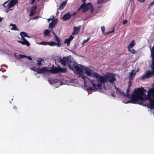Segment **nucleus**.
I'll return each instance as SVG.
<instances>
[{"label": "nucleus", "instance_id": "f257e3e1", "mask_svg": "<svg viewBox=\"0 0 154 154\" xmlns=\"http://www.w3.org/2000/svg\"><path fill=\"white\" fill-rule=\"evenodd\" d=\"M79 77L83 79L84 85L87 90L96 91V73L88 67L83 66L82 69L76 65L73 67Z\"/></svg>", "mask_w": 154, "mask_h": 154}, {"label": "nucleus", "instance_id": "f03ea898", "mask_svg": "<svg viewBox=\"0 0 154 154\" xmlns=\"http://www.w3.org/2000/svg\"><path fill=\"white\" fill-rule=\"evenodd\" d=\"M146 91L142 87L135 89L131 96V99L126 103H137L143 106H147L144 104L145 100H148L151 105L154 106V88L149 90L147 95L145 93Z\"/></svg>", "mask_w": 154, "mask_h": 154}, {"label": "nucleus", "instance_id": "7ed1b4c3", "mask_svg": "<svg viewBox=\"0 0 154 154\" xmlns=\"http://www.w3.org/2000/svg\"><path fill=\"white\" fill-rule=\"evenodd\" d=\"M116 80V75L113 73H106L105 77H103L97 74V89H106L104 83L109 82L110 83H114Z\"/></svg>", "mask_w": 154, "mask_h": 154}, {"label": "nucleus", "instance_id": "20e7f679", "mask_svg": "<svg viewBox=\"0 0 154 154\" xmlns=\"http://www.w3.org/2000/svg\"><path fill=\"white\" fill-rule=\"evenodd\" d=\"M151 56L152 57V64L151 66V67L152 71H151L149 70L146 73V74L142 77V79H143L145 78H148L152 77L154 75V45L151 49Z\"/></svg>", "mask_w": 154, "mask_h": 154}, {"label": "nucleus", "instance_id": "39448f33", "mask_svg": "<svg viewBox=\"0 0 154 154\" xmlns=\"http://www.w3.org/2000/svg\"><path fill=\"white\" fill-rule=\"evenodd\" d=\"M67 71L66 68H62L61 67H54L50 70H48V72L53 74H57L59 72L65 73Z\"/></svg>", "mask_w": 154, "mask_h": 154}, {"label": "nucleus", "instance_id": "423d86ee", "mask_svg": "<svg viewBox=\"0 0 154 154\" xmlns=\"http://www.w3.org/2000/svg\"><path fill=\"white\" fill-rule=\"evenodd\" d=\"M70 58L69 57H63L62 59H60V62L63 66H66V63H68Z\"/></svg>", "mask_w": 154, "mask_h": 154}, {"label": "nucleus", "instance_id": "0eeeda50", "mask_svg": "<svg viewBox=\"0 0 154 154\" xmlns=\"http://www.w3.org/2000/svg\"><path fill=\"white\" fill-rule=\"evenodd\" d=\"M18 0H11L7 5L8 9H10L18 3Z\"/></svg>", "mask_w": 154, "mask_h": 154}, {"label": "nucleus", "instance_id": "6e6552de", "mask_svg": "<svg viewBox=\"0 0 154 154\" xmlns=\"http://www.w3.org/2000/svg\"><path fill=\"white\" fill-rule=\"evenodd\" d=\"M36 72L38 74H41L44 73H47L48 72V70L45 67H42V68H37Z\"/></svg>", "mask_w": 154, "mask_h": 154}, {"label": "nucleus", "instance_id": "1a4fd4ad", "mask_svg": "<svg viewBox=\"0 0 154 154\" xmlns=\"http://www.w3.org/2000/svg\"><path fill=\"white\" fill-rule=\"evenodd\" d=\"M85 5V3H83L80 6L79 8L78 9V11H79L82 8V12L83 13L85 12L86 11L88 10V9L87 8L86 6H84Z\"/></svg>", "mask_w": 154, "mask_h": 154}, {"label": "nucleus", "instance_id": "9d476101", "mask_svg": "<svg viewBox=\"0 0 154 154\" xmlns=\"http://www.w3.org/2000/svg\"><path fill=\"white\" fill-rule=\"evenodd\" d=\"M69 68L71 70H73V67L75 65V63L72 61L70 59L67 63Z\"/></svg>", "mask_w": 154, "mask_h": 154}, {"label": "nucleus", "instance_id": "9b49d317", "mask_svg": "<svg viewBox=\"0 0 154 154\" xmlns=\"http://www.w3.org/2000/svg\"><path fill=\"white\" fill-rule=\"evenodd\" d=\"M58 20L57 19H55L52 22L49 23V28H52L54 27L55 25L57 23Z\"/></svg>", "mask_w": 154, "mask_h": 154}, {"label": "nucleus", "instance_id": "f8f14e48", "mask_svg": "<svg viewBox=\"0 0 154 154\" xmlns=\"http://www.w3.org/2000/svg\"><path fill=\"white\" fill-rule=\"evenodd\" d=\"M136 72L135 70H134L130 73V76L129 77V80H131L133 79L136 74Z\"/></svg>", "mask_w": 154, "mask_h": 154}, {"label": "nucleus", "instance_id": "ddd939ff", "mask_svg": "<svg viewBox=\"0 0 154 154\" xmlns=\"http://www.w3.org/2000/svg\"><path fill=\"white\" fill-rule=\"evenodd\" d=\"M71 16V15L68 13L65 14L62 17V19L63 20H66L69 19Z\"/></svg>", "mask_w": 154, "mask_h": 154}, {"label": "nucleus", "instance_id": "4468645a", "mask_svg": "<svg viewBox=\"0 0 154 154\" xmlns=\"http://www.w3.org/2000/svg\"><path fill=\"white\" fill-rule=\"evenodd\" d=\"M130 86H129L127 90L126 91V94L124 92H121V95H123L124 97H129V92L130 90Z\"/></svg>", "mask_w": 154, "mask_h": 154}, {"label": "nucleus", "instance_id": "2eb2a0df", "mask_svg": "<svg viewBox=\"0 0 154 154\" xmlns=\"http://www.w3.org/2000/svg\"><path fill=\"white\" fill-rule=\"evenodd\" d=\"M17 41L19 43H21L22 45H26L27 46H29L30 45V44L29 42L27 40H26L25 41H20L18 40Z\"/></svg>", "mask_w": 154, "mask_h": 154}, {"label": "nucleus", "instance_id": "dca6fc26", "mask_svg": "<svg viewBox=\"0 0 154 154\" xmlns=\"http://www.w3.org/2000/svg\"><path fill=\"white\" fill-rule=\"evenodd\" d=\"M55 38L57 42L56 43V45L57 47H59L61 46V44L60 42V39L57 36V35H55Z\"/></svg>", "mask_w": 154, "mask_h": 154}, {"label": "nucleus", "instance_id": "f3484780", "mask_svg": "<svg viewBox=\"0 0 154 154\" xmlns=\"http://www.w3.org/2000/svg\"><path fill=\"white\" fill-rule=\"evenodd\" d=\"M67 3V1L66 0L65 1L63 2L60 5V7L58 9H63L65 7V6L66 4Z\"/></svg>", "mask_w": 154, "mask_h": 154}, {"label": "nucleus", "instance_id": "a211bd4d", "mask_svg": "<svg viewBox=\"0 0 154 154\" xmlns=\"http://www.w3.org/2000/svg\"><path fill=\"white\" fill-rule=\"evenodd\" d=\"M36 62H37V64L38 66H40L42 65V62H44V60L43 59L41 58H38V59H37L36 60Z\"/></svg>", "mask_w": 154, "mask_h": 154}, {"label": "nucleus", "instance_id": "6ab92c4d", "mask_svg": "<svg viewBox=\"0 0 154 154\" xmlns=\"http://www.w3.org/2000/svg\"><path fill=\"white\" fill-rule=\"evenodd\" d=\"M79 29L77 27H75L74 28L73 31L72 32V34L73 35H77L78 34L79 31Z\"/></svg>", "mask_w": 154, "mask_h": 154}, {"label": "nucleus", "instance_id": "aec40b11", "mask_svg": "<svg viewBox=\"0 0 154 154\" xmlns=\"http://www.w3.org/2000/svg\"><path fill=\"white\" fill-rule=\"evenodd\" d=\"M84 6H86L87 8L88 9V10L91 8H92V6L91 5V3H88L87 4V5L85 4Z\"/></svg>", "mask_w": 154, "mask_h": 154}, {"label": "nucleus", "instance_id": "412c9836", "mask_svg": "<svg viewBox=\"0 0 154 154\" xmlns=\"http://www.w3.org/2000/svg\"><path fill=\"white\" fill-rule=\"evenodd\" d=\"M135 45V42L134 41H132V42L128 46V48H131Z\"/></svg>", "mask_w": 154, "mask_h": 154}, {"label": "nucleus", "instance_id": "4be33fe9", "mask_svg": "<svg viewBox=\"0 0 154 154\" xmlns=\"http://www.w3.org/2000/svg\"><path fill=\"white\" fill-rule=\"evenodd\" d=\"M20 35L21 36L23 37H30V36H28L27 33L24 32H20Z\"/></svg>", "mask_w": 154, "mask_h": 154}, {"label": "nucleus", "instance_id": "5701e85b", "mask_svg": "<svg viewBox=\"0 0 154 154\" xmlns=\"http://www.w3.org/2000/svg\"><path fill=\"white\" fill-rule=\"evenodd\" d=\"M71 41L68 38H67L65 39L64 41L65 44H66L67 46H69L70 44V42Z\"/></svg>", "mask_w": 154, "mask_h": 154}, {"label": "nucleus", "instance_id": "b1692460", "mask_svg": "<svg viewBox=\"0 0 154 154\" xmlns=\"http://www.w3.org/2000/svg\"><path fill=\"white\" fill-rule=\"evenodd\" d=\"M50 33V31L48 29H46L44 32V34L45 36H48L49 35Z\"/></svg>", "mask_w": 154, "mask_h": 154}, {"label": "nucleus", "instance_id": "393cba45", "mask_svg": "<svg viewBox=\"0 0 154 154\" xmlns=\"http://www.w3.org/2000/svg\"><path fill=\"white\" fill-rule=\"evenodd\" d=\"M109 0H97V3L98 4H102L103 3H104Z\"/></svg>", "mask_w": 154, "mask_h": 154}, {"label": "nucleus", "instance_id": "a878e982", "mask_svg": "<svg viewBox=\"0 0 154 154\" xmlns=\"http://www.w3.org/2000/svg\"><path fill=\"white\" fill-rule=\"evenodd\" d=\"M37 9V6L36 5L32 7L30 11L32 12H35V11Z\"/></svg>", "mask_w": 154, "mask_h": 154}, {"label": "nucleus", "instance_id": "bb28decb", "mask_svg": "<svg viewBox=\"0 0 154 154\" xmlns=\"http://www.w3.org/2000/svg\"><path fill=\"white\" fill-rule=\"evenodd\" d=\"M38 44L42 45H48V42H42L40 43H38Z\"/></svg>", "mask_w": 154, "mask_h": 154}, {"label": "nucleus", "instance_id": "cd10ccee", "mask_svg": "<svg viewBox=\"0 0 154 154\" xmlns=\"http://www.w3.org/2000/svg\"><path fill=\"white\" fill-rule=\"evenodd\" d=\"M48 45L51 46H54L56 45V43L52 41L51 42H48Z\"/></svg>", "mask_w": 154, "mask_h": 154}, {"label": "nucleus", "instance_id": "c85d7f7f", "mask_svg": "<svg viewBox=\"0 0 154 154\" xmlns=\"http://www.w3.org/2000/svg\"><path fill=\"white\" fill-rule=\"evenodd\" d=\"M11 29L14 30H18V29L16 25L15 24H14V25L13 26V27Z\"/></svg>", "mask_w": 154, "mask_h": 154}, {"label": "nucleus", "instance_id": "c756f323", "mask_svg": "<svg viewBox=\"0 0 154 154\" xmlns=\"http://www.w3.org/2000/svg\"><path fill=\"white\" fill-rule=\"evenodd\" d=\"M37 68H36L34 66H33L31 68V69L32 70L34 71H35L36 72V71H37Z\"/></svg>", "mask_w": 154, "mask_h": 154}, {"label": "nucleus", "instance_id": "7c9ffc66", "mask_svg": "<svg viewBox=\"0 0 154 154\" xmlns=\"http://www.w3.org/2000/svg\"><path fill=\"white\" fill-rule=\"evenodd\" d=\"M26 57V56L25 55L20 54L19 55V58L20 59H22L24 57Z\"/></svg>", "mask_w": 154, "mask_h": 154}, {"label": "nucleus", "instance_id": "2f4dec72", "mask_svg": "<svg viewBox=\"0 0 154 154\" xmlns=\"http://www.w3.org/2000/svg\"><path fill=\"white\" fill-rule=\"evenodd\" d=\"M154 4V1L151 2L149 4V6L148 7V8L149 9L150 7Z\"/></svg>", "mask_w": 154, "mask_h": 154}, {"label": "nucleus", "instance_id": "473e14b6", "mask_svg": "<svg viewBox=\"0 0 154 154\" xmlns=\"http://www.w3.org/2000/svg\"><path fill=\"white\" fill-rule=\"evenodd\" d=\"M90 39V38H88L87 39L85 40L83 42V44H84L87 42Z\"/></svg>", "mask_w": 154, "mask_h": 154}, {"label": "nucleus", "instance_id": "72a5a7b5", "mask_svg": "<svg viewBox=\"0 0 154 154\" xmlns=\"http://www.w3.org/2000/svg\"><path fill=\"white\" fill-rule=\"evenodd\" d=\"M35 14V12H32L30 11V13L29 15L30 17L32 16L34 14Z\"/></svg>", "mask_w": 154, "mask_h": 154}, {"label": "nucleus", "instance_id": "f704fd0d", "mask_svg": "<svg viewBox=\"0 0 154 154\" xmlns=\"http://www.w3.org/2000/svg\"><path fill=\"white\" fill-rule=\"evenodd\" d=\"M51 18H49L48 19V22H49L50 21L52 20L54 18V16L52 17L51 16Z\"/></svg>", "mask_w": 154, "mask_h": 154}, {"label": "nucleus", "instance_id": "c9c22d12", "mask_svg": "<svg viewBox=\"0 0 154 154\" xmlns=\"http://www.w3.org/2000/svg\"><path fill=\"white\" fill-rule=\"evenodd\" d=\"M10 0H8L7 1L5 2L4 3L2 4V5L5 8L6 6H5V5Z\"/></svg>", "mask_w": 154, "mask_h": 154}, {"label": "nucleus", "instance_id": "e433bc0d", "mask_svg": "<svg viewBox=\"0 0 154 154\" xmlns=\"http://www.w3.org/2000/svg\"><path fill=\"white\" fill-rule=\"evenodd\" d=\"M74 37L72 35H71L68 38L71 41L73 39Z\"/></svg>", "mask_w": 154, "mask_h": 154}, {"label": "nucleus", "instance_id": "4c0bfd02", "mask_svg": "<svg viewBox=\"0 0 154 154\" xmlns=\"http://www.w3.org/2000/svg\"><path fill=\"white\" fill-rule=\"evenodd\" d=\"M101 30H102V31L103 32V33L104 32V31H105V27L104 26H103L102 27H101Z\"/></svg>", "mask_w": 154, "mask_h": 154}, {"label": "nucleus", "instance_id": "58836bf2", "mask_svg": "<svg viewBox=\"0 0 154 154\" xmlns=\"http://www.w3.org/2000/svg\"><path fill=\"white\" fill-rule=\"evenodd\" d=\"M128 22V21L127 20H124L123 21V22H122V23L124 24V25H125V24L127 22Z\"/></svg>", "mask_w": 154, "mask_h": 154}, {"label": "nucleus", "instance_id": "ea45409f", "mask_svg": "<svg viewBox=\"0 0 154 154\" xmlns=\"http://www.w3.org/2000/svg\"><path fill=\"white\" fill-rule=\"evenodd\" d=\"M12 10H13V9H8L5 10V12L6 13H8L9 11H11Z\"/></svg>", "mask_w": 154, "mask_h": 154}, {"label": "nucleus", "instance_id": "a19ab883", "mask_svg": "<svg viewBox=\"0 0 154 154\" xmlns=\"http://www.w3.org/2000/svg\"><path fill=\"white\" fill-rule=\"evenodd\" d=\"M148 108H150L151 109H154V106H147Z\"/></svg>", "mask_w": 154, "mask_h": 154}, {"label": "nucleus", "instance_id": "79ce46f5", "mask_svg": "<svg viewBox=\"0 0 154 154\" xmlns=\"http://www.w3.org/2000/svg\"><path fill=\"white\" fill-rule=\"evenodd\" d=\"M131 53L132 54H135V51L134 49H132L131 50Z\"/></svg>", "mask_w": 154, "mask_h": 154}, {"label": "nucleus", "instance_id": "37998d69", "mask_svg": "<svg viewBox=\"0 0 154 154\" xmlns=\"http://www.w3.org/2000/svg\"><path fill=\"white\" fill-rule=\"evenodd\" d=\"M26 57L28 58V59H29V60H32V57L30 56H27Z\"/></svg>", "mask_w": 154, "mask_h": 154}, {"label": "nucleus", "instance_id": "c03bdc74", "mask_svg": "<svg viewBox=\"0 0 154 154\" xmlns=\"http://www.w3.org/2000/svg\"><path fill=\"white\" fill-rule=\"evenodd\" d=\"M36 0H32V2H31L30 3V4L31 5H32V4H33L35 2V1Z\"/></svg>", "mask_w": 154, "mask_h": 154}, {"label": "nucleus", "instance_id": "a18cd8bd", "mask_svg": "<svg viewBox=\"0 0 154 154\" xmlns=\"http://www.w3.org/2000/svg\"><path fill=\"white\" fill-rule=\"evenodd\" d=\"M21 36V37H22V39L23 40V41H25L26 40L25 38H24V37H23V36Z\"/></svg>", "mask_w": 154, "mask_h": 154}, {"label": "nucleus", "instance_id": "49530a36", "mask_svg": "<svg viewBox=\"0 0 154 154\" xmlns=\"http://www.w3.org/2000/svg\"><path fill=\"white\" fill-rule=\"evenodd\" d=\"M139 2H144L145 0H138Z\"/></svg>", "mask_w": 154, "mask_h": 154}, {"label": "nucleus", "instance_id": "de8ad7c7", "mask_svg": "<svg viewBox=\"0 0 154 154\" xmlns=\"http://www.w3.org/2000/svg\"><path fill=\"white\" fill-rule=\"evenodd\" d=\"M131 80H130V81H129V86H130V87L132 85V83H131Z\"/></svg>", "mask_w": 154, "mask_h": 154}, {"label": "nucleus", "instance_id": "09e8293b", "mask_svg": "<svg viewBox=\"0 0 154 154\" xmlns=\"http://www.w3.org/2000/svg\"><path fill=\"white\" fill-rule=\"evenodd\" d=\"M111 95L112 97H115L114 95V93H111Z\"/></svg>", "mask_w": 154, "mask_h": 154}, {"label": "nucleus", "instance_id": "8fccbe9b", "mask_svg": "<svg viewBox=\"0 0 154 154\" xmlns=\"http://www.w3.org/2000/svg\"><path fill=\"white\" fill-rule=\"evenodd\" d=\"M38 18V17H34L33 18V19L35 20V19H37Z\"/></svg>", "mask_w": 154, "mask_h": 154}, {"label": "nucleus", "instance_id": "3c124183", "mask_svg": "<svg viewBox=\"0 0 154 154\" xmlns=\"http://www.w3.org/2000/svg\"><path fill=\"white\" fill-rule=\"evenodd\" d=\"M52 32L53 33V34L54 35V36H55V35H56L55 33L53 31H52Z\"/></svg>", "mask_w": 154, "mask_h": 154}, {"label": "nucleus", "instance_id": "603ef678", "mask_svg": "<svg viewBox=\"0 0 154 154\" xmlns=\"http://www.w3.org/2000/svg\"><path fill=\"white\" fill-rule=\"evenodd\" d=\"M76 13L75 12H74L72 14V16H74V15H75V14H76Z\"/></svg>", "mask_w": 154, "mask_h": 154}, {"label": "nucleus", "instance_id": "864d4df0", "mask_svg": "<svg viewBox=\"0 0 154 154\" xmlns=\"http://www.w3.org/2000/svg\"><path fill=\"white\" fill-rule=\"evenodd\" d=\"M14 24H12V23H11V24H10V26H14Z\"/></svg>", "mask_w": 154, "mask_h": 154}, {"label": "nucleus", "instance_id": "5fc2aeb1", "mask_svg": "<svg viewBox=\"0 0 154 154\" xmlns=\"http://www.w3.org/2000/svg\"><path fill=\"white\" fill-rule=\"evenodd\" d=\"M86 0H82V2H83V3H85V2Z\"/></svg>", "mask_w": 154, "mask_h": 154}, {"label": "nucleus", "instance_id": "6e6d98bb", "mask_svg": "<svg viewBox=\"0 0 154 154\" xmlns=\"http://www.w3.org/2000/svg\"><path fill=\"white\" fill-rule=\"evenodd\" d=\"M2 18H1V17H0V22H1V21H2Z\"/></svg>", "mask_w": 154, "mask_h": 154}, {"label": "nucleus", "instance_id": "4d7b16f0", "mask_svg": "<svg viewBox=\"0 0 154 154\" xmlns=\"http://www.w3.org/2000/svg\"><path fill=\"white\" fill-rule=\"evenodd\" d=\"M131 48H128V51H129V52H131V50H130V49H131Z\"/></svg>", "mask_w": 154, "mask_h": 154}, {"label": "nucleus", "instance_id": "13d9d810", "mask_svg": "<svg viewBox=\"0 0 154 154\" xmlns=\"http://www.w3.org/2000/svg\"><path fill=\"white\" fill-rule=\"evenodd\" d=\"M101 6H99V7H98L99 8H100Z\"/></svg>", "mask_w": 154, "mask_h": 154}, {"label": "nucleus", "instance_id": "bf43d9fd", "mask_svg": "<svg viewBox=\"0 0 154 154\" xmlns=\"http://www.w3.org/2000/svg\"><path fill=\"white\" fill-rule=\"evenodd\" d=\"M111 32H109V33H111Z\"/></svg>", "mask_w": 154, "mask_h": 154}, {"label": "nucleus", "instance_id": "052dcab7", "mask_svg": "<svg viewBox=\"0 0 154 154\" xmlns=\"http://www.w3.org/2000/svg\"><path fill=\"white\" fill-rule=\"evenodd\" d=\"M131 0H130V1H131Z\"/></svg>", "mask_w": 154, "mask_h": 154}]
</instances>
